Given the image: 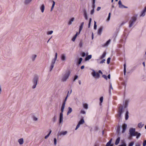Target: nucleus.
<instances>
[{
	"mask_svg": "<svg viewBox=\"0 0 146 146\" xmlns=\"http://www.w3.org/2000/svg\"><path fill=\"white\" fill-rule=\"evenodd\" d=\"M38 120V118L35 117H33V120L35 121H36Z\"/></svg>",
	"mask_w": 146,
	"mask_h": 146,
	"instance_id": "obj_62",
	"label": "nucleus"
},
{
	"mask_svg": "<svg viewBox=\"0 0 146 146\" xmlns=\"http://www.w3.org/2000/svg\"><path fill=\"white\" fill-rule=\"evenodd\" d=\"M83 28V26H82V25H80V27L79 30V34L80 33L82 29Z\"/></svg>",
	"mask_w": 146,
	"mask_h": 146,
	"instance_id": "obj_45",
	"label": "nucleus"
},
{
	"mask_svg": "<svg viewBox=\"0 0 146 146\" xmlns=\"http://www.w3.org/2000/svg\"><path fill=\"white\" fill-rule=\"evenodd\" d=\"M65 104H64V103L62 104L61 108V113H63V112L64 109L65 108Z\"/></svg>",
	"mask_w": 146,
	"mask_h": 146,
	"instance_id": "obj_19",
	"label": "nucleus"
},
{
	"mask_svg": "<svg viewBox=\"0 0 146 146\" xmlns=\"http://www.w3.org/2000/svg\"><path fill=\"white\" fill-rule=\"evenodd\" d=\"M63 119V114L62 113H60L59 115V122L60 123H62Z\"/></svg>",
	"mask_w": 146,
	"mask_h": 146,
	"instance_id": "obj_9",
	"label": "nucleus"
},
{
	"mask_svg": "<svg viewBox=\"0 0 146 146\" xmlns=\"http://www.w3.org/2000/svg\"><path fill=\"white\" fill-rule=\"evenodd\" d=\"M84 12V15L85 20H87L88 19V17L87 14L86 10L85 9H84L83 10Z\"/></svg>",
	"mask_w": 146,
	"mask_h": 146,
	"instance_id": "obj_10",
	"label": "nucleus"
},
{
	"mask_svg": "<svg viewBox=\"0 0 146 146\" xmlns=\"http://www.w3.org/2000/svg\"><path fill=\"white\" fill-rule=\"evenodd\" d=\"M57 57V53L56 52L55 54V57L51 61V65L50 68V71H51L53 68L54 64L55 63V62L56 61Z\"/></svg>",
	"mask_w": 146,
	"mask_h": 146,
	"instance_id": "obj_3",
	"label": "nucleus"
},
{
	"mask_svg": "<svg viewBox=\"0 0 146 146\" xmlns=\"http://www.w3.org/2000/svg\"><path fill=\"white\" fill-rule=\"evenodd\" d=\"M137 16L136 15L132 17L129 22V27H131L137 20Z\"/></svg>",
	"mask_w": 146,
	"mask_h": 146,
	"instance_id": "obj_1",
	"label": "nucleus"
},
{
	"mask_svg": "<svg viewBox=\"0 0 146 146\" xmlns=\"http://www.w3.org/2000/svg\"><path fill=\"white\" fill-rule=\"evenodd\" d=\"M84 108L86 109H87L88 108V105L87 104H83Z\"/></svg>",
	"mask_w": 146,
	"mask_h": 146,
	"instance_id": "obj_32",
	"label": "nucleus"
},
{
	"mask_svg": "<svg viewBox=\"0 0 146 146\" xmlns=\"http://www.w3.org/2000/svg\"><path fill=\"white\" fill-rule=\"evenodd\" d=\"M145 13H146V12L144 11L143 10L141 12V13L139 15V16L140 17H144L145 15Z\"/></svg>",
	"mask_w": 146,
	"mask_h": 146,
	"instance_id": "obj_17",
	"label": "nucleus"
},
{
	"mask_svg": "<svg viewBox=\"0 0 146 146\" xmlns=\"http://www.w3.org/2000/svg\"><path fill=\"white\" fill-rule=\"evenodd\" d=\"M120 140V137H118L117 138V139H116L115 144L116 145H117L118 144V143H119V141Z\"/></svg>",
	"mask_w": 146,
	"mask_h": 146,
	"instance_id": "obj_24",
	"label": "nucleus"
},
{
	"mask_svg": "<svg viewBox=\"0 0 146 146\" xmlns=\"http://www.w3.org/2000/svg\"><path fill=\"white\" fill-rule=\"evenodd\" d=\"M129 112L127 110L126 114H125V119L127 120L129 118V115H128Z\"/></svg>",
	"mask_w": 146,
	"mask_h": 146,
	"instance_id": "obj_25",
	"label": "nucleus"
},
{
	"mask_svg": "<svg viewBox=\"0 0 146 146\" xmlns=\"http://www.w3.org/2000/svg\"><path fill=\"white\" fill-rule=\"evenodd\" d=\"M103 29L102 27H100L98 30V34L99 35H100L101 34Z\"/></svg>",
	"mask_w": 146,
	"mask_h": 146,
	"instance_id": "obj_12",
	"label": "nucleus"
},
{
	"mask_svg": "<svg viewBox=\"0 0 146 146\" xmlns=\"http://www.w3.org/2000/svg\"><path fill=\"white\" fill-rule=\"evenodd\" d=\"M52 2H53V4H52V7L51 9V11H52L54 5H55V2L53 1H52Z\"/></svg>",
	"mask_w": 146,
	"mask_h": 146,
	"instance_id": "obj_35",
	"label": "nucleus"
},
{
	"mask_svg": "<svg viewBox=\"0 0 146 146\" xmlns=\"http://www.w3.org/2000/svg\"><path fill=\"white\" fill-rule=\"evenodd\" d=\"M110 90H109V93L110 94L111 93L110 90L111 89L113 90V88L112 86L111 83H110Z\"/></svg>",
	"mask_w": 146,
	"mask_h": 146,
	"instance_id": "obj_36",
	"label": "nucleus"
},
{
	"mask_svg": "<svg viewBox=\"0 0 146 146\" xmlns=\"http://www.w3.org/2000/svg\"><path fill=\"white\" fill-rule=\"evenodd\" d=\"M80 125L78 123V124L76 126V127L75 129V130H76L80 127Z\"/></svg>",
	"mask_w": 146,
	"mask_h": 146,
	"instance_id": "obj_60",
	"label": "nucleus"
},
{
	"mask_svg": "<svg viewBox=\"0 0 146 146\" xmlns=\"http://www.w3.org/2000/svg\"><path fill=\"white\" fill-rule=\"evenodd\" d=\"M72 92V90H71L70 91V93H69V91H68V93H67V95L66 96V97H68V96H70V94Z\"/></svg>",
	"mask_w": 146,
	"mask_h": 146,
	"instance_id": "obj_44",
	"label": "nucleus"
},
{
	"mask_svg": "<svg viewBox=\"0 0 146 146\" xmlns=\"http://www.w3.org/2000/svg\"><path fill=\"white\" fill-rule=\"evenodd\" d=\"M110 15H111V13H109L108 17V19H107V21H109L110 20Z\"/></svg>",
	"mask_w": 146,
	"mask_h": 146,
	"instance_id": "obj_41",
	"label": "nucleus"
},
{
	"mask_svg": "<svg viewBox=\"0 0 146 146\" xmlns=\"http://www.w3.org/2000/svg\"><path fill=\"white\" fill-rule=\"evenodd\" d=\"M101 8V7H97L96 10L97 11H99L100 9Z\"/></svg>",
	"mask_w": 146,
	"mask_h": 146,
	"instance_id": "obj_64",
	"label": "nucleus"
},
{
	"mask_svg": "<svg viewBox=\"0 0 146 146\" xmlns=\"http://www.w3.org/2000/svg\"><path fill=\"white\" fill-rule=\"evenodd\" d=\"M70 74V72L69 71L67 72L62 76L61 81L63 82H66Z\"/></svg>",
	"mask_w": 146,
	"mask_h": 146,
	"instance_id": "obj_2",
	"label": "nucleus"
},
{
	"mask_svg": "<svg viewBox=\"0 0 146 146\" xmlns=\"http://www.w3.org/2000/svg\"><path fill=\"white\" fill-rule=\"evenodd\" d=\"M120 145L121 146H126V144L125 142L123 141L122 142V144Z\"/></svg>",
	"mask_w": 146,
	"mask_h": 146,
	"instance_id": "obj_40",
	"label": "nucleus"
},
{
	"mask_svg": "<svg viewBox=\"0 0 146 146\" xmlns=\"http://www.w3.org/2000/svg\"><path fill=\"white\" fill-rule=\"evenodd\" d=\"M123 66H124V71H123L124 73V75H125L126 72V65L125 63L124 64Z\"/></svg>",
	"mask_w": 146,
	"mask_h": 146,
	"instance_id": "obj_30",
	"label": "nucleus"
},
{
	"mask_svg": "<svg viewBox=\"0 0 146 146\" xmlns=\"http://www.w3.org/2000/svg\"><path fill=\"white\" fill-rule=\"evenodd\" d=\"M56 118L55 116H54L53 118H52V120L53 122H54L56 120Z\"/></svg>",
	"mask_w": 146,
	"mask_h": 146,
	"instance_id": "obj_46",
	"label": "nucleus"
},
{
	"mask_svg": "<svg viewBox=\"0 0 146 146\" xmlns=\"http://www.w3.org/2000/svg\"><path fill=\"white\" fill-rule=\"evenodd\" d=\"M53 33V31H49L47 32V34L48 35H50L52 34Z\"/></svg>",
	"mask_w": 146,
	"mask_h": 146,
	"instance_id": "obj_47",
	"label": "nucleus"
},
{
	"mask_svg": "<svg viewBox=\"0 0 146 146\" xmlns=\"http://www.w3.org/2000/svg\"><path fill=\"white\" fill-rule=\"evenodd\" d=\"M66 56L65 54H63L61 55V59L62 61H65L66 60Z\"/></svg>",
	"mask_w": 146,
	"mask_h": 146,
	"instance_id": "obj_11",
	"label": "nucleus"
},
{
	"mask_svg": "<svg viewBox=\"0 0 146 146\" xmlns=\"http://www.w3.org/2000/svg\"><path fill=\"white\" fill-rule=\"evenodd\" d=\"M68 111L67 113V115H69L71 112L72 111V108L70 107H69L68 108Z\"/></svg>",
	"mask_w": 146,
	"mask_h": 146,
	"instance_id": "obj_20",
	"label": "nucleus"
},
{
	"mask_svg": "<svg viewBox=\"0 0 146 146\" xmlns=\"http://www.w3.org/2000/svg\"><path fill=\"white\" fill-rule=\"evenodd\" d=\"M92 7L93 8V9H94V8H95V0H92Z\"/></svg>",
	"mask_w": 146,
	"mask_h": 146,
	"instance_id": "obj_38",
	"label": "nucleus"
},
{
	"mask_svg": "<svg viewBox=\"0 0 146 146\" xmlns=\"http://www.w3.org/2000/svg\"><path fill=\"white\" fill-rule=\"evenodd\" d=\"M106 53L105 52H104L103 54L101 56V59H103L105 58L106 56Z\"/></svg>",
	"mask_w": 146,
	"mask_h": 146,
	"instance_id": "obj_31",
	"label": "nucleus"
},
{
	"mask_svg": "<svg viewBox=\"0 0 146 146\" xmlns=\"http://www.w3.org/2000/svg\"><path fill=\"white\" fill-rule=\"evenodd\" d=\"M77 36H74L72 38V40L73 41H75V40Z\"/></svg>",
	"mask_w": 146,
	"mask_h": 146,
	"instance_id": "obj_52",
	"label": "nucleus"
},
{
	"mask_svg": "<svg viewBox=\"0 0 146 146\" xmlns=\"http://www.w3.org/2000/svg\"><path fill=\"white\" fill-rule=\"evenodd\" d=\"M120 130V127H117V132L118 133H119V132Z\"/></svg>",
	"mask_w": 146,
	"mask_h": 146,
	"instance_id": "obj_53",
	"label": "nucleus"
},
{
	"mask_svg": "<svg viewBox=\"0 0 146 146\" xmlns=\"http://www.w3.org/2000/svg\"><path fill=\"white\" fill-rule=\"evenodd\" d=\"M134 144V142H132L130 143L128 145V146H133Z\"/></svg>",
	"mask_w": 146,
	"mask_h": 146,
	"instance_id": "obj_54",
	"label": "nucleus"
},
{
	"mask_svg": "<svg viewBox=\"0 0 146 146\" xmlns=\"http://www.w3.org/2000/svg\"><path fill=\"white\" fill-rule=\"evenodd\" d=\"M111 41V40L109 39L108 40L106 43L102 45V46L104 47H105L106 46H107L108 45L110 44Z\"/></svg>",
	"mask_w": 146,
	"mask_h": 146,
	"instance_id": "obj_14",
	"label": "nucleus"
},
{
	"mask_svg": "<svg viewBox=\"0 0 146 146\" xmlns=\"http://www.w3.org/2000/svg\"><path fill=\"white\" fill-rule=\"evenodd\" d=\"M103 97H101L100 98V103H102L103 102Z\"/></svg>",
	"mask_w": 146,
	"mask_h": 146,
	"instance_id": "obj_49",
	"label": "nucleus"
},
{
	"mask_svg": "<svg viewBox=\"0 0 146 146\" xmlns=\"http://www.w3.org/2000/svg\"><path fill=\"white\" fill-rule=\"evenodd\" d=\"M82 56L83 57H84L85 56V53L84 52H83L82 53Z\"/></svg>",
	"mask_w": 146,
	"mask_h": 146,
	"instance_id": "obj_61",
	"label": "nucleus"
},
{
	"mask_svg": "<svg viewBox=\"0 0 146 146\" xmlns=\"http://www.w3.org/2000/svg\"><path fill=\"white\" fill-rule=\"evenodd\" d=\"M92 56L91 55H90L86 57L85 58L86 61L92 58Z\"/></svg>",
	"mask_w": 146,
	"mask_h": 146,
	"instance_id": "obj_22",
	"label": "nucleus"
},
{
	"mask_svg": "<svg viewBox=\"0 0 146 146\" xmlns=\"http://www.w3.org/2000/svg\"><path fill=\"white\" fill-rule=\"evenodd\" d=\"M102 77L104 78H105V79H106V80H107V76L106 75H102Z\"/></svg>",
	"mask_w": 146,
	"mask_h": 146,
	"instance_id": "obj_51",
	"label": "nucleus"
},
{
	"mask_svg": "<svg viewBox=\"0 0 146 146\" xmlns=\"http://www.w3.org/2000/svg\"><path fill=\"white\" fill-rule=\"evenodd\" d=\"M54 144L56 145V138L54 139Z\"/></svg>",
	"mask_w": 146,
	"mask_h": 146,
	"instance_id": "obj_56",
	"label": "nucleus"
},
{
	"mask_svg": "<svg viewBox=\"0 0 146 146\" xmlns=\"http://www.w3.org/2000/svg\"><path fill=\"white\" fill-rule=\"evenodd\" d=\"M80 113L83 114H85L86 113V112L83 110H81L80 112Z\"/></svg>",
	"mask_w": 146,
	"mask_h": 146,
	"instance_id": "obj_57",
	"label": "nucleus"
},
{
	"mask_svg": "<svg viewBox=\"0 0 146 146\" xmlns=\"http://www.w3.org/2000/svg\"><path fill=\"white\" fill-rule=\"evenodd\" d=\"M67 98H68V97H66L65 98V99H64V100L63 102V103H64V104H66V101L67 100Z\"/></svg>",
	"mask_w": 146,
	"mask_h": 146,
	"instance_id": "obj_58",
	"label": "nucleus"
},
{
	"mask_svg": "<svg viewBox=\"0 0 146 146\" xmlns=\"http://www.w3.org/2000/svg\"><path fill=\"white\" fill-rule=\"evenodd\" d=\"M144 125V124H143L142 122H140L138 124V127L140 128H141L143 127Z\"/></svg>",
	"mask_w": 146,
	"mask_h": 146,
	"instance_id": "obj_21",
	"label": "nucleus"
},
{
	"mask_svg": "<svg viewBox=\"0 0 146 146\" xmlns=\"http://www.w3.org/2000/svg\"><path fill=\"white\" fill-rule=\"evenodd\" d=\"M118 4L119 5V6H120L122 4V3H121V1L120 0H119V2H118Z\"/></svg>",
	"mask_w": 146,
	"mask_h": 146,
	"instance_id": "obj_63",
	"label": "nucleus"
},
{
	"mask_svg": "<svg viewBox=\"0 0 146 146\" xmlns=\"http://www.w3.org/2000/svg\"><path fill=\"white\" fill-rule=\"evenodd\" d=\"M40 10H41V12L43 13L44 11V4H42L40 8Z\"/></svg>",
	"mask_w": 146,
	"mask_h": 146,
	"instance_id": "obj_27",
	"label": "nucleus"
},
{
	"mask_svg": "<svg viewBox=\"0 0 146 146\" xmlns=\"http://www.w3.org/2000/svg\"><path fill=\"white\" fill-rule=\"evenodd\" d=\"M82 58H80L79 59V60H78V63L79 64H81L82 61Z\"/></svg>",
	"mask_w": 146,
	"mask_h": 146,
	"instance_id": "obj_39",
	"label": "nucleus"
},
{
	"mask_svg": "<svg viewBox=\"0 0 146 146\" xmlns=\"http://www.w3.org/2000/svg\"><path fill=\"white\" fill-rule=\"evenodd\" d=\"M84 123V121L83 119H81L79 122L78 124L80 125Z\"/></svg>",
	"mask_w": 146,
	"mask_h": 146,
	"instance_id": "obj_26",
	"label": "nucleus"
},
{
	"mask_svg": "<svg viewBox=\"0 0 146 146\" xmlns=\"http://www.w3.org/2000/svg\"><path fill=\"white\" fill-rule=\"evenodd\" d=\"M32 0H25V4L27 5Z\"/></svg>",
	"mask_w": 146,
	"mask_h": 146,
	"instance_id": "obj_29",
	"label": "nucleus"
},
{
	"mask_svg": "<svg viewBox=\"0 0 146 146\" xmlns=\"http://www.w3.org/2000/svg\"><path fill=\"white\" fill-rule=\"evenodd\" d=\"M37 56L36 55H32V60L34 61L35 60V58H36Z\"/></svg>",
	"mask_w": 146,
	"mask_h": 146,
	"instance_id": "obj_33",
	"label": "nucleus"
},
{
	"mask_svg": "<svg viewBox=\"0 0 146 146\" xmlns=\"http://www.w3.org/2000/svg\"><path fill=\"white\" fill-rule=\"evenodd\" d=\"M135 129V128H131L129 130V134L130 137L136 136Z\"/></svg>",
	"mask_w": 146,
	"mask_h": 146,
	"instance_id": "obj_5",
	"label": "nucleus"
},
{
	"mask_svg": "<svg viewBox=\"0 0 146 146\" xmlns=\"http://www.w3.org/2000/svg\"><path fill=\"white\" fill-rule=\"evenodd\" d=\"M68 133V131H61L59 135H66Z\"/></svg>",
	"mask_w": 146,
	"mask_h": 146,
	"instance_id": "obj_16",
	"label": "nucleus"
},
{
	"mask_svg": "<svg viewBox=\"0 0 146 146\" xmlns=\"http://www.w3.org/2000/svg\"><path fill=\"white\" fill-rule=\"evenodd\" d=\"M111 58L110 57L108 58L107 60V63L108 64H109L110 63Z\"/></svg>",
	"mask_w": 146,
	"mask_h": 146,
	"instance_id": "obj_48",
	"label": "nucleus"
},
{
	"mask_svg": "<svg viewBox=\"0 0 146 146\" xmlns=\"http://www.w3.org/2000/svg\"><path fill=\"white\" fill-rule=\"evenodd\" d=\"M127 125L126 124H123L122 125V129L123 130L122 131V133H124L125 132V131L127 127Z\"/></svg>",
	"mask_w": 146,
	"mask_h": 146,
	"instance_id": "obj_13",
	"label": "nucleus"
},
{
	"mask_svg": "<svg viewBox=\"0 0 146 146\" xmlns=\"http://www.w3.org/2000/svg\"><path fill=\"white\" fill-rule=\"evenodd\" d=\"M18 142L20 144L22 145L23 143L24 140L23 138H21L19 139L18 140Z\"/></svg>",
	"mask_w": 146,
	"mask_h": 146,
	"instance_id": "obj_18",
	"label": "nucleus"
},
{
	"mask_svg": "<svg viewBox=\"0 0 146 146\" xmlns=\"http://www.w3.org/2000/svg\"><path fill=\"white\" fill-rule=\"evenodd\" d=\"M143 146H145L146 145V140H144L143 143Z\"/></svg>",
	"mask_w": 146,
	"mask_h": 146,
	"instance_id": "obj_50",
	"label": "nucleus"
},
{
	"mask_svg": "<svg viewBox=\"0 0 146 146\" xmlns=\"http://www.w3.org/2000/svg\"><path fill=\"white\" fill-rule=\"evenodd\" d=\"M93 72L92 73V74L94 77H97L99 78L100 77V75L98 73H96L95 71L94 70H92Z\"/></svg>",
	"mask_w": 146,
	"mask_h": 146,
	"instance_id": "obj_6",
	"label": "nucleus"
},
{
	"mask_svg": "<svg viewBox=\"0 0 146 146\" xmlns=\"http://www.w3.org/2000/svg\"><path fill=\"white\" fill-rule=\"evenodd\" d=\"M110 15H111V13H109L108 17V19H107V21H109L110 20Z\"/></svg>",
	"mask_w": 146,
	"mask_h": 146,
	"instance_id": "obj_42",
	"label": "nucleus"
},
{
	"mask_svg": "<svg viewBox=\"0 0 146 146\" xmlns=\"http://www.w3.org/2000/svg\"><path fill=\"white\" fill-rule=\"evenodd\" d=\"M106 61L105 59H104L103 60H102L101 61H100V64H102L103 63H104L105 61Z\"/></svg>",
	"mask_w": 146,
	"mask_h": 146,
	"instance_id": "obj_59",
	"label": "nucleus"
},
{
	"mask_svg": "<svg viewBox=\"0 0 146 146\" xmlns=\"http://www.w3.org/2000/svg\"><path fill=\"white\" fill-rule=\"evenodd\" d=\"M136 138L138 139L141 136V134L140 133H138L137 132H136Z\"/></svg>",
	"mask_w": 146,
	"mask_h": 146,
	"instance_id": "obj_28",
	"label": "nucleus"
},
{
	"mask_svg": "<svg viewBox=\"0 0 146 146\" xmlns=\"http://www.w3.org/2000/svg\"><path fill=\"white\" fill-rule=\"evenodd\" d=\"M39 79V76L36 75L35 76L33 80V85L32 87L33 89L35 88L37 84L38 81Z\"/></svg>",
	"mask_w": 146,
	"mask_h": 146,
	"instance_id": "obj_4",
	"label": "nucleus"
},
{
	"mask_svg": "<svg viewBox=\"0 0 146 146\" xmlns=\"http://www.w3.org/2000/svg\"><path fill=\"white\" fill-rule=\"evenodd\" d=\"M78 76L77 75H75L74 76V78L73 80V81H75V80L78 78Z\"/></svg>",
	"mask_w": 146,
	"mask_h": 146,
	"instance_id": "obj_55",
	"label": "nucleus"
},
{
	"mask_svg": "<svg viewBox=\"0 0 146 146\" xmlns=\"http://www.w3.org/2000/svg\"><path fill=\"white\" fill-rule=\"evenodd\" d=\"M123 107L121 105L120 107L119 108L118 110V116L119 117H121L122 113L123 112Z\"/></svg>",
	"mask_w": 146,
	"mask_h": 146,
	"instance_id": "obj_7",
	"label": "nucleus"
},
{
	"mask_svg": "<svg viewBox=\"0 0 146 146\" xmlns=\"http://www.w3.org/2000/svg\"><path fill=\"white\" fill-rule=\"evenodd\" d=\"M119 8H121V9H123L124 8H127V7L123 5L122 4L120 6H119Z\"/></svg>",
	"mask_w": 146,
	"mask_h": 146,
	"instance_id": "obj_34",
	"label": "nucleus"
},
{
	"mask_svg": "<svg viewBox=\"0 0 146 146\" xmlns=\"http://www.w3.org/2000/svg\"><path fill=\"white\" fill-rule=\"evenodd\" d=\"M112 141V139H111L106 143V146H113V145L111 144Z\"/></svg>",
	"mask_w": 146,
	"mask_h": 146,
	"instance_id": "obj_15",
	"label": "nucleus"
},
{
	"mask_svg": "<svg viewBox=\"0 0 146 146\" xmlns=\"http://www.w3.org/2000/svg\"><path fill=\"white\" fill-rule=\"evenodd\" d=\"M97 29L96 22L94 21V29L96 30Z\"/></svg>",
	"mask_w": 146,
	"mask_h": 146,
	"instance_id": "obj_37",
	"label": "nucleus"
},
{
	"mask_svg": "<svg viewBox=\"0 0 146 146\" xmlns=\"http://www.w3.org/2000/svg\"><path fill=\"white\" fill-rule=\"evenodd\" d=\"M74 17L72 18L68 22V25H71L72 24V22L74 21Z\"/></svg>",
	"mask_w": 146,
	"mask_h": 146,
	"instance_id": "obj_23",
	"label": "nucleus"
},
{
	"mask_svg": "<svg viewBox=\"0 0 146 146\" xmlns=\"http://www.w3.org/2000/svg\"><path fill=\"white\" fill-rule=\"evenodd\" d=\"M79 46L80 47H82L83 45V42L82 41H81L79 44Z\"/></svg>",
	"mask_w": 146,
	"mask_h": 146,
	"instance_id": "obj_43",
	"label": "nucleus"
},
{
	"mask_svg": "<svg viewBox=\"0 0 146 146\" xmlns=\"http://www.w3.org/2000/svg\"><path fill=\"white\" fill-rule=\"evenodd\" d=\"M129 102V99H126L123 102L124 108H127L128 106V104Z\"/></svg>",
	"mask_w": 146,
	"mask_h": 146,
	"instance_id": "obj_8",
	"label": "nucleus"
}]
</instances>
